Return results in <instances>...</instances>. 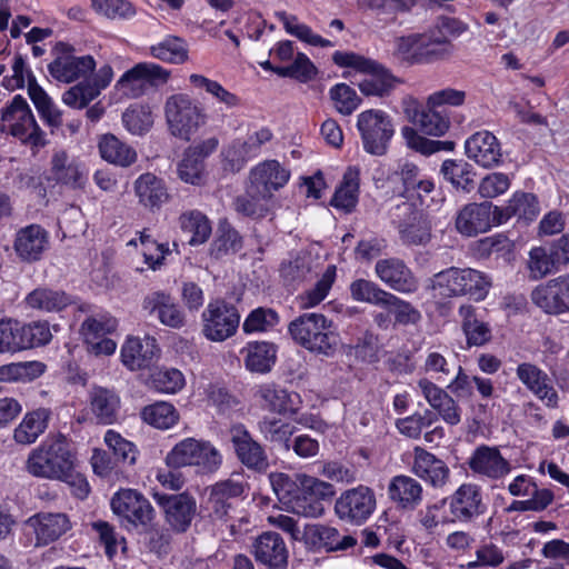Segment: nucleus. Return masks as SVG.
<instances>
[{
    "instance_id": "obj_1",
    "label": "nucleus",
    "mask_w": 569,
    "mask_h": 569,
    "mask_svg": "<svg viewBox=\"0 0 569 569\" xmlns=\"http://www.w3.org/2000/svg\"><path fill=\"white\" fill-rule=\"evenodd\" d=\"M26 467L34 477L78 485L80 497H86L89 492L88 483L74 471L72 455L63 439L46 441L32 450Z\"/></svg>"
},
{
    "instance_id": "obj_2",
    "label": "nucleus",
    "mask_w": 569,
    "mask_h": 569,
    "mask_svg": "<svg viewBox=\"0 0 569 569\" xmlns=\"http://www.w3.org/2000/svg\"><path fill=\"white\" fill-rule=\"evenodd\" d=\"M292 339L311 352L331 356L339 346V335L331 320L321 313H303L288 327Z\"/></svg>"
},
{
    "instance_id": "obj_3",
    "label": "nucleus",
    "mask_w": 569,
    "mask_h": 569,
    "mask_svg": "<svg viewBox=\"0 0 569 569\" xmlns=\"http://www.w3.org/2000/svg\"><path fill=\"white\" fill-rule=\"evenodd\" d=\"M332 61L340 68H352L367 77L358 83L366 97L389 96L399 80L382 64L352 51H336Z\"/></svg>"
},
{
    "instance_id": "obj_4",
    "label": "nucleus",
    "mask_w": 569,
    "mask_h": 569,
    "mask_svg": "<svg viewBox=\"0 0 569 569\" xmlns=\"http://www.w3.org/2000/svg\"><path fill=\"white\" fill-rule=\"evenodd\" d=\"M164 116L170 132L181 140H190L207 122L202 106L187 93H174L167 98Z\"/></svg>"
},
{
    "instance_id": "obj_5",
    "label": "nucleus",
    "mask_w": 569,
    "mask_h": 569,
    "mask_svg": "<svg viewBox=\"0 0 569 569\" xmlns=\"http://www.w3.org/2000/svg\"><path fill=\"white\" fill-rule=\"evenodd\" d=\"M169 468L196 467L198 472H216L221 463L220 451L209 441L187 438L178 442L166 457Z\"/></svg>"
},
{
    "instance_id": "obj_6",
    "label": "nucleus",
    "mask_w": 569,
    "mask_h": 569,
    "mask_svg": "<svg viewBox=\"0 0 569 569\" xmlns=\"http://www.w3.org/2000/svg\"><path fill=\"white\" fill-rule=\"evenodd\" d=\"M490 287V279L475 269L452 267L436 273L431 280V288L441 297L470 295L476 300H481Z\"/></svg>"
},
{
    "instance_id": "obj_7",
    "label": "nucleus",
    "mask_w": 569,
    "mask_h": 569,
    "mask_svg": "<svg viewBox=\"0 0 569 569\" xmlns=\"http://www.w3.org/2000/svg\"><path fill=\"white\" fill-rule=\"evenodd\" d=\"M300 491L290 500V511L307 518H318L325 512L323 501L335 496L333 486L318 478L301 473L297 476Z\"/></svg>"
},
{
    "instance_id": "obj_8",
    "label": "nucleus",
    "mask_w": 569,
    "mask_h": 569,
    "mask_svg": "<svg viewBox=\"0 0 569 569\" xmlns=\"http://www.w3.org/2000/svg\"><path fill=\"white\" fill-rule=\"evenodd\" d=\"M0 131L21 139L22 142H39L41 130L22 96L17 94L2 108Z\"/></svg>"
},
{
    "instance_id": "obj_9",
    "label": "nucleus",
    "mask_w": 569,
    "mask_h": 569,
    "mask_svg": "<svg viewBox=\"0 0 569 569\" xmlns=\"http://www.w3.org/2000/svg\"><path fill=\"white\" fill-rule=\"evenodd\" d=\"M203 335L211 341H223L231 337L240 321L234 306L223 300L211 301L202 313Z\"/></svg>"
},
{
    "instance_id": "obj_10",
    "label": "nucleus",
    "mask_w": 569,
    "mask_h": 569,
    "mask_svg": "<svg viewBox=\"0 0 569 569\" xmlns=\"http://www.w3.org/2000/svg\"><path fill=\"white\" fill-rule=\"evenodd\" d=\"M113 512L128 525L147 528L154 518V509L147 498L132 489H123L111 499Z\"/></svg>"
},
{
    "instance_id": "obj_11",
    "label": "nucleus",
    "mask_w": 569,
    "mask_h": 569,
    "mask_svg": "<svg viewBox=\"0 0 569 569\" xmlns=\"http://www.w3.org/2000/svg\"><path fill=\"white\" fill-rule=\"evenodd\" d=\"M376 509L375 492L366 486L345 491L336 501L337 516L353 525L363 523Z\"/></svg>"
},
{
    "instance_id": "obj_12",
    "label": "nucleus",
    "mask_w": 569,
    "mask_h": 569,
    "mask_svg": "<svg viewBox=\"0 0 569 569\" xmlns=\"http://www.w3.org/2000/svg\"><path fill=\"white\" fill-rule=\"evenodd\" d=\"M229 439L238 460L248 469L264 472L269 467L264 448L256 441L242 423L232 425L229 430Z\"/></svg>"
},
{
    "instance_id": "obj_13",
    "label": "nucleus",
    "mask_w": 569,
    "mask_h": 569,
    "mask_svg": "<svg viewBox=\"0 0 569 569\" xmlns=\"http://www.w3.org/2000/svg\"><path fill=\"white\" fill-rule=\"evenodd\" d=\"M531 301L548 315L569 311V277L560 276L537 286L531 291Z\"/></svg>"
},
{
    "instance_id": "obj_14",
    "label": "nucleus",
    "mask_w": 569,
    "mask_h": 569,
    "mask_svg": "<svg viewBox=\"0 0 569 569\" xmlns=\"http://www.w3.org/2000/svg\"><path fill=\"white\" fill-rule=\"evenodd\" d=\"M289 178L290 171L278 161L266 160L251 169L249 182L256 193L272 198L273 192L283 188Z\"/></svg>"
},
{
    "instance_id": "obj_15",
    "label": "nucleus",
    "mask_w": 569,
    "mask_h": 569,
    "mask_svg": "<svg viewBox=\"0 0 569 569\" xmlns=\"http://www.w3.org/2000/svg\"><path fill=\"white\" fill-rule=\"evenodd\" d=\"M518 380L550 408L558 406V393L549 376L531 362H521L516 369Z\"/></svg>"
},
{
    "instance_id": "obj_16",
    "label": "nucleus",
    "mask_w": 569,
    "mask_h": 569,
    "mask_svg": "<svg viewBox=\"0 0 569 569\" xmlns=\"http://www.w3.org/2000/svg\"><path fill=\"white\" fill-rule=\"evenodd\" d=\"M113 78V71L111 66H102L94 74L91 81L80 82L62 96V101L76 109H82L87 107L93 99H96L102 89L107 88Z\"/></svg>"
},
{
    "instance_id": "obj_17",
    "label": "nucleus",
    "mask_w": 569,
    "mask_h": 569,
    "mask_svg": "<svg viewBox=\"0 0 569 569\" xmlns=\"http://www.w3.org/2000/svg\"><path fill=\"white\" fill-rule=\"evenodd\" d=\"M142 309L149 315H158L159 321L167 327L180 329L186 323V315L174 298L166 291H152L142 301Z\"/></svg>"
},
{
    "instance_id": "obj_18",
    "label": "nucleus",
    "mask_w": 569,
    "mask_h": 569,
    "mask_svg": "<svg viewBox=\"0 0 569 569\" xmlns=\"http://www.w3.org/2000/svg\"><path fill=\"white\" fill-rule=\"evenodd\" d=\"M252 553L257 561L268 569H286L288 549L282 537L272 531L263 532L252 543Z\"/></svg>"
},
{
    "instance_id": "obj_19",
    "label": "nucleus",
    "mask_w": 569,
    "mask_h": 569,
    "mask_svg": "<svg viewBox=\"0 0 569 569\" xmlns=\"http://www.w3.org/2000/svg\"><path fill=\"white\" fill-rule=\"evenodd\" d=\"M469 468L477 475L498 480L511 471L510 462L502 457L497 447H478L468 461Z\"/></svg>"
},
{
    "instance_id": "obj_20",
    "label": "nucleus",
    "mask_w": 569,
    "mask_h": 569,
    "mask_svg": "<svg viewBox=\"0 0 569 569\" xmlns=\"http://www.w3.org/2000/svg\"><path fill=\"white\" fill-rule=\"evenodd\" d=\"M357 128L363 142H388L395 134L391 117L378 109H369L359 113Z\"/></svg>"
},
{
    "instance_id": "obj_21",
    "label": "nucleus",
    "mask_w": 569,
    "mask_h": 569,
    "mask_svg": "<svg viewBox=\"0 0 569 569\" xmlns=\"http://www.w3.org/2000/svg\"><path fill=\"white\" fill-rule=\"evenodd\" d=\"M159 502L163 506L166 520L172 530L184 532L191 525L197 511L196 500L186 495L161 496Z\"/></svg>"
},
{
    "instance_id": "obj_22",
    "label": "nucleus",
    "mask_w": 569,
    "mask_h": 569,
    "mask_svg": "<svg viewBox=\"0 0 569 569\" xmlns=\"http://www.w3.org/2000/svg\"><path fill=\"white\" fill-rule=\"evenodd\" d=\"M375 271L377 277L393 290L412 292L417 289V280L410 269L399 258L378 260Z\"/></svg>"
},
{
    "instance_id": "obj_23",
    "label": "nucleus",
    "mask_w": 569,
    "mask_h": 569,
    "mask_svg": "<svg viewBox=\"0 0 569 569\" xmlns=\"http://www.w3.org/2000/svg\"><path fill=\"white\" fill-rule=\"evenodd\" d=\"M450 512L455 519L467 522L483 513L480 488L473 483L461 485L450 498Z\"/></svg>"
},
{
    "instance_id": "obj_24",
    "label": "nucleus",
    "mask_w": 569,
    "mask_h": 569,
    "mask_svg": "<svg viewBox=\"0 0 569 569\" xmlns=\"http://www.w3.org/2000/svg\"><path fill=\"white\" fill-rule=\"evenodd\" d=\"M490 201L471 202L463 206L456 217L457 231L466 237H476L490 230Z\"/></svg>"
},
{
    "instance_id": "obj_25",
    "label": "nucleus",
    "mask_w": 569,
    "mask_h": 569,
    "mask_svg": "<svg viewBox=\"0 0 569 569\" xmlns=\"http://www.w3.org/2000/svg\"><path fill=\"white\" fill-rule=\"evenodd\" d=\"M48 244V232L39 224H30L18 231L14 250L23 261L32 262L41 258Z\"/></svg>"
},
{
    "instance_id": "obj_26",
    "label": "nucleus",
    "mask_w": 569,
    "mask_h": 569,
    "mask_svg": "<svg viewBox=\"0 0 569 569\" xmlns=\"http://www.w3.org/2000/svg\"><path fill=\"white\" fill-rule=\"evenodd\" d=\"M157 341L152 337L143 339L130 337L121 349L122 362L130 370H139L149 367L158 355Z\"/></svg>"
},
{
    "instance_id": "obj_27",
    "label": "nucleus",
    "mask_w": 569,
    "mask_h": 569,
    "mask_svg": "<svg viewBox=\"0 0 569 569\" xmlns=\"http://www.w3.org/2000/svg\"><path fill=\"white\" fill-rule=\"evenodd\" d=\"M96 68L92 56H62L54 59L49 66L50 74L58 81L72 82L79 78L87 77Z\"/></svg>"
},
{
    "instance_id": "obj_28",
    "label": "nucleus",
    "mask_w": 569,
    "mask_h": 569,
    "mask_svg": "<svg viewBox=\"0 0 569 569\" xmlns=\"http://www.w3.org/2000/svg\"><path fill=\"white\" fill-rule=\"evenodd\" d=\"M32 527L38 543L48 545L56 541L70 529V521L64 513L39 512L27 521Z\"/></svg>"
},
{
    "instance_id": "obj_29",
    "label": "nucleus",
    "mask_w": 569,
    "mask_h": 569,
    "mask_svg": "<svg viewBox=\"0 0 569 569\" xmlns=\"http://www.w3.org/2000/svg\"><path fill=\"white\" fill-rule=\"evenodd\" d=\"M28 94L33 102L40 118L51 128L53 133L62 124V112L53 103L48 93L40 87L31 71H27Z\"/></svg>"
},
{
    "instance_id": "obj_30",
    "label": "nucleus",
    "mask_w": 569,
    "mask_h": 569,
    "mask_svg": "<svg viewBox=\"0 0 569 569\" xmlns=\"http://www.w3.org/2000/svg\"><path fill=\"white\" fill-rule=\"evenodd\" d=\"M134 193L139 203L149 210L159 209L169 200V193L162 179L147 172L134 181Z\"/></svg>"
},
{
    "instance_id": "obj_31",
    "label": "nucleus",
    "mask_w": 569,
    "mask_h": 569,
    "mask_svg": "<svg viewBox=\"0 0 569 569\" xmlns=\"http://www.w3.org/2000/svg\"><path fill=\"white\" fill-rule=\"evenodd\" d=\"M413 472L433 487H442L449 478V469L446 463L427 450L417 447L415 449Z\"/></svg>"
},
{
    "instance_id": "obj_32",
    "label": "nucleus",
    "mask_w": 569,
    "mask_h": 569,
    "mask_svg": "<svg viewBox=\"0 0 569 569\" xmlns=\"http://www.w3.org/2000/svg\"><path fill=\"white\" fill-rule=\"evenodd\" d=\"M71 302L72 299L67 292L47 286L33 289L24 298L27 308L40 312H59Z\"/></svg>"
},
{
    "instance_id": "obj_33",
    "label": "nucleus",
    "mask_w": 569,
    "mask_h": 569,
    "mask_svg": "<svg viewBox=\"0 0 569 569\" xmlns=\"http://www.w3.org/2000/svg\"><path fill=\"white\" fill-rule=\"evenodd\" d=\"M390 499L405 510H415L422 500V487L413 478L397 476L388 487Z\"/></svg>"
},
{
    "instance_id": "obj_34",
    "label": "nucleus",
    "mask_w": 569,
    "mask_h": 569,
    "mask_svg": "<svg viewBox=\"0 0 569 569\" xmlns=\"http://www.w3.org/2000/svg\"><path fill=\"white\" fill-rule=\"evenodd\" d=\"M90 406L100 423L112 425L118 420L120 398L114 391L94 387L90 392Z\"/></svg>"
},
{
    "instance_id": "obj_35",
    "label": "nucleus",
    "mask_w": 569,
    "mask_h": 569,
    "mask_svg": "<svg viewBox=\"0 0 569 569\" xmlns=\"http://www.w3.org/2000/svg\"><path fill=\"white\" fill-rule=\"evenodd\" d=\"M51 171L58 182L72 188H83L86 183L84 168L63 151L57 152L51 160Z\"/></svg>"
},
{
    "instance_id": "obj_36",
    "label": "nucleus",
    "mask_w": 569,
    "mask_h": 569,
    "mask_svg": "<svg viewBox=\"0 0 569 569\" xmlns=\"http://www.w3.org/2000/svg\"><path fill=\"white\" fill-rule=\"evenodd\" d=\"M150 54L171 64H182L189 59L188 43L177 36H167L149 48Z\"/></svg>"
},
{
    "instance_id": "obj_37",
    "label": "nucleus",
    "mask_w": 569,
    "mask_h": 569,
    "mask_svg": "<svg viewBox=\"0 0 569 569\" xmlns=\"http://www.w3.org/2000/svg\"><path fill=\"white\" fill-rule=\"evenodd\" d=\"M203 147V144H191L178 164L179 178L186 183L200 184L202 181L203 159L209 153V150H204Z\"/></svg>"
},
{
    "instance_id": "obj_38",
    "label": "nucleus",
    "mask_w": 569,
    "mask_h": 569,
    "mask_svg": "<svg viewBox=\"0 0 569 569\" xmlns=\"http://www.w3.org/2000/svg\"><path fill=\"white\" fill-rule=\"evenodd\" d=\"M49 417L50 412L47 409L28 412L14 429V440L21 445L33 443L47 429Z\"/></svg>"
},
{
    "instance_id": "obj_39",
    "label": "nucleus",
    "mask_w": 569,
    "mask_h": 569,
    "mask_svg": "<svg viewBox=\"0 0 569 569\" xmlns=\"http://www.w3.org/2000/svg\"><path fill=\"white\" fill-rule=\"evenodd\" d=\"M417 6L418 0H357L359 10L372 11L390 22H395L399 14L410 13Z\"/></svg>"
},
{
    "instance_id": "obj_40",
    "label": "nucleus",
    "mask_w": 569,
    "mask_h": 569,
    "mask_svg": "<svg viewBox=\"0 0 569 569\" xmlns=\"http://www.w3.org/2000/svg\"><path fill=\"white\" fill-rule=\"evenodd\" d=\"M526 269L531 280H540L559 270V266L553 258L549 247H533L528 252Z\"/></svg>"
},
{
    "instance_id": "obj_41",
    "label": "nucleus",
    "mask_w": 569,
    "mask_h": 569,
    "mask_svg": "<svg viewBox=\"0 0 569 569\" xmlns=\"http://www.w3.org/2000/svg\"><path fill=\"white\" fill-rule=\"evenodd\" d=\"M360 182V170L357 167H349L342 179L341 186L337 189L331 200L336 208L351 211L358 202Z\"/></svg>"
},
{
    "instance_id": "obj_42",
    "label": "nucleus",
    "mask_w": 569,
    "mask_h": 569,
    "mask_svg": "<svg viewBox=\"0 0 569 569\" xmlns=\"http://www.w3.org/2000/svg\"><path fill=\"white\" fill-rule=\"evenodd\" d=\"M402 242L408 246H423L431 239V223L419 211L412 212L408 222L399 226Z\"/></svg>"
},
{
    "instance_id": "obj_43",
    "label": "nucleus",
    "mask_w": 569,
    "mask_h": 569,
    "mask_svg": "<svg viewBox=\"0 0 569 569\" xmlns=\"http://www.w3.org/2000/svg\"><path fill=\"white\" fill-rule=\"evenodd\" d=\"M244 353L246 368L252 372L270 371L276 360V348L269 342H252L241 351Z\"/></svg>"
},
{
    "instance_id": "obj_44",
    "label": "nucleus",
    "mask_w": 569,
    "mask_h": 569,
    "mask_svg": "<svg viewBox=\"0 0 569 569\" xmlns=\"http://www.w3.org/2000/svg\"><path fill=\"white\" fill-rule=\"evenodd\" d=\"M459 315L462 318V330L469 346H482L491 339L488 325L477 318L471 305H462L459 308Z\"/></svg>"
},
{
    "instance_id": "obj_45",
    "label": "nucleus",
    "mask_w": 569,
    "mask_h": 569,
    "mask_svg": "<svg viewBox=\"0 0 569 569\" xmlns=\"http://www.w3.org/2000/svg\"><path fill=\"white\" fill-rule=\"evenodd\" d=\"M276 17L282 22L284 30L298 38L299 40L315 47H332L333 43L312 32L311 28L305 23H299L298 18L293 14H288L286 11L276 12Z\"/></svg>"
},
{
    "instance_id": "obj_46",
    "label": "nucleus",
    "mask_w": 569,
    "mask_h": 569,
    "mask_svg": "<svg viewBox=\"0 0 569 569\" xmlns=\"http://www.w3.org/2000/svg\"><path fill=\"white\" fill-rule=\"evenodd\" d=\"M179 220L182 231L190 234L189 243L191 246L204 243L211 234L210 222L200 211L184 212Z\"/></svg>"
},
{
    "instance_id": "obj_47",
    "label": "nucleus",
    "mask_w": 569,
    "mask_h": 569,
    "mask_svg": "<svg viewBox=\"0 0 569 569\" xmlns=\"http://www.w3.org/2000/svg\"><path fill=\"white\" fill-rule=\"evenodd\" d=\"M270 197H262L251 190L250 186L244 194L234 199V210L244 217L260 219L266 217L270 211Z\"/></svg>"
},
{
    "instance_id": "obj_48",
    "label": "nucleus",
    "mask_w": 569,
    "mask_h": 569,
    "mask_svg": "<svg viewBox=\"0 0 569 569\" xmlns=\"http://www.w3.org/2000/svg\"><path fill=\"white\" fill-rule=\"evenodd\" d=\"M141 418L154 428L169 429L177 423L179 413L171 403L160 401L146 406L141 410Z\"/></svg>"
},
{
    "instance_id": "obj_49",
    "label": "nucleus",
    "mask_w": 569,
    "mask_h": 569,
    "mask_svg": "<svg viewBox=\"0 0 569 569\" xmlns=\"http://www.w3.org/2000/svg\"><path fill=\"white\" fill-rule=\"evenodd\" d=\"M250 144H222L220 162L223 171L239 172L253 156Z\"/></svg>"
},
{
    "instance_id": "obj_50",
    "label": "nucleus",
    "mask_w": 569,
    "mask_h": 569,
    "mask_svg": "<svg viewBox=\"0 0 569 569\" xmlns=\"http://www.w3.org/2000/svg\"><path fill=\"white\" fill-rule=\"evenodd\" d=\"M258 429L266 440L290 448L289 440L295 432V426L279 419L263 418L258 422Z\"/></svg>"
},
{
    "instance_id": "obj_51",
    "label": "nucleus",
    "mask_w": 569,
    "mask_h": 569,
    "mask_svg": "<svg viewBox=\"0 0 569 569\" xmlns=\"http://www.w3.org/2000/svg\"><path fill=\"white\" fill-rule=\"evenodd\" d=\"M449 127L450 119L446 112L428 107L421 114L417 126L421 133L431 137H442L449 130Z\"/></svg>"
},
{
    "instance_id": "obj_52",
    "label": "nucleus",
    "mask_w": 569,
    "mask_h": 569,
    "mask_svg": "<svg viewBox=\"0 0 569 569\" xmlns=\"http://www.w3.org/2000/svg\"><path fill=\"white\" fill-rule=\"evenodd\" d=\"M122 122L129 132L142 136L152 127L153 118L148 107L132 106L123 112Z\"/></svg>"
},
{
    "instance_id": "obj_53",
    "label": "nucleus",
    "mask_w": 569,
    "mask_h": 569,
    "mask_svg": "<svg viewBox=\"0 0 569 569\" xmlns=\"http://www.w3.org/2000/svg\"><path fill=\"white\" fill-rule=\"evenodd\" d=\"M351 297L356 301L368 302L377 306L385 305L390 292L378 287L375 282L366 279H357L350 284Z\"/></svg>"
},
{
    "instance_id": "obj_54",
    "label": "nucleus",
    "mask_w": 569,
    "mask_h": 569,
    "mask_svg": "<svg viewBox=\"0 0 569 569\" xmlns=\"http://www.w3.org/2000/svg\"><path fill=\"white\" fill-rule=\"evenodd\" d=\"M139 241L143 247L144 262L152 270L159 269L163 264L166 254L169 253V248L153 239L148 229L139 232Z\"/></svg>"
},
{
    "instance_id": "obj_55",
    "label": "nucleus",
    "mask_w": 569,
    "mask_h": 569,
    "mask_svg": "<svg viewBox=\"0 0 569 569\" xmlns=\"http://www.w3.org/2000/svg\"><path fill=\"white\" fill-rule=\"evenodd\" d=\"M189 81L193 87L204 89L220 103L226 104L228 108H233L240 102L239 98L234 93L228 91L218 81L206 78L202 74L192 73L189 77Z\"/></svg>"
},
{
    "instance_id": "obj_56",
    "label": "nucleus",
    "mask_w": 569,
    "mask_h": 569,
    "mask_svg": "<svg viewBox=\"0 0 569 569\" xmlns=\"http://www.w3.org/2000/svg\"><path fill=\"white\" fill-rule=\"evenodd\" d=\"M242 248L238 231L230 227H220L218 236L211 243V256L219 259L226 254L236 253Z\"/></svg>"
},
{
    "instance_id": "obj_57",
    "label": "nucleus",
    "mask_w": 569,
    "mask_h": 569,
    "mask_svg": "<svg viewBox=\"0 0 569 569\" xmlns=\"http://www.w3.org/2000/svg\"><path fill=\"white\" fill-rule=\"evenodd\" d=\"M441 172L456 189H460L463 192L469 193L476 187L473 178L470 176V172L466 170L461 161L446 160L442 163Z\"/></svg>"
},
{
    "instance_id": "obj_58",
    "label": "nucleus",
    "mask_w": 569,
    "mask_h": 569,
    "mask_svg": "<svg viewBox=\"0 0 569 569\" xmlns=\"http://www.w3.org/2000/svg\"><path fill=\"white\" fill-rule=\"evenodd\" d=\"M22 350L43 346L51 339L47 321H34L28 325L20 323Z\"/></svg>"
},
{
    "instance_id": "obj_59",
    "label": "nucleus",
    "mask_w": 569,
    "mask_h": 569,
    "mask_svg": "<svg viewBox=\"0 0 569 569\" xmlns=\"http://www.w3.org/2000/svg\"><path fill=\"white\" fill-rule=\"evenodd\" d=\"M330 98L336 109L345 116L351 114L361 103L355 89L346 83H338L330 89Z\"/></svg>"
},
{
    "instance_id": "obj_60",
    "label": "nucleus",
    "mask_w": 569,
    "mask_h": 569,
    "mask_svg": "<svg viewBox=\"0 0 569 569\" xmlns=\"http://www.w3.org/2000/svg\"><path fill=\"white\" fill-rule=\"evenodd\" d=\"M43 371L39 362H17L0 367V381L31 380Z\"/></svg>"
},
{
    "instance_id": "obj_61",
    "label": "nucleus",
    "mask_w": 569,
    "mask_h": 569,
    "mask_svg": "<svg viewBox=\"0 0 569 569\" xmlns=\"http://www.w3.org/2000/svg\"><path fill=\"white\" fill-rule=\"evenodd\" d=\"M144 529V540L148 549L158 556H166L171 550L172 536L169 529L152 525Z\"/></svg>"
},
{
    "instance_id": "obj_62",
    "label": "nucleus",
    "mask_w": 569,
    "mask_h": 569,
    "mask_svg": "<svg viewBox=\"0 0 569 569\" xmlns=\"http://www.w3.org/2000/svg\"><path fill=\"white\" fill-rule=\"evenodd\" d=\"M99 152L107 162L129 167L137 160V151L130 144H98Z\"/></svg>"
},
{
    "instance_id": "obj_63",
    "label": "nucleus",
    "mask_w": 569,
    "mask_h": 569,
    "mask_svg": "<svg viewBox=\"0 0 569 569\" xmlns=\"http://www.w3.org/2000/svg\"><path fill=\"white\" fill-rule=\"evenodd\" d=\"M104 442L112 451L117 461L133 465L136 461L134 445L124 439L120 433L108 430L104 435Z\"/></svg>"
},
{
    "instance_id": "obj_64",
    "label": "nucleus",
    "mask_w": 569,
    "mask_h": 569,
    "mask_svg": "<svg viewBox=\"0 0 569 569\" xmlns=\"http://www.w3.org/2000/svg\"><path fill=\"white\" fill-rule=\"evenodd\" d=\"M91 7L98 14L108 19H127L136 13L127 0H91Z\"/></svg>"
}]
</instances>
